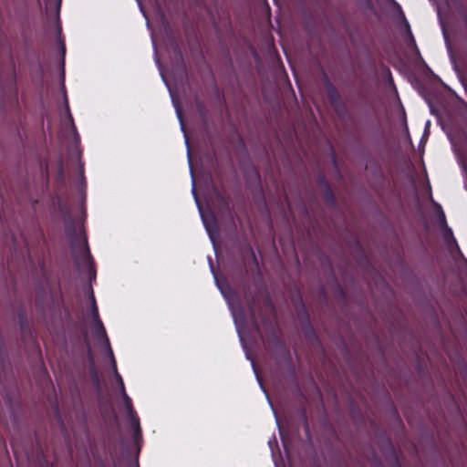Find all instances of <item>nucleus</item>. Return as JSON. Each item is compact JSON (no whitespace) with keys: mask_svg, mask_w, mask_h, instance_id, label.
<instances>
[{"mask_svg":"<svg viewBox=\"0 0 467 467\" xmlns=\"http://www.w3.org/2000/svg\"><path fill=\"white\" fill-rule=\"evenodd\" d=\"M92 378L95 381H99L96 370L91 371Z\"/></svg>","mask_w":467,"mask_h":467,"instance_id":"20","label":"nucleus"},{"mask_svg":"<svg viewBox=\"0 0 467 467\" xmlns=\"http://www.w3.org/2000/svg\"><path fill=\"white\" fill-rule=\"evenodd\" d=\"M432 203L439 210V220H440L441 227L444 228L445 232H446L445 234H448L456 243V240L453 237L451 229L450 227H448V225H447L446 217H445L444 212L442 211L441 206L438 202H434L433 200H432Z\"/></svg>","mask_w":467,"mask_h":467,"instance_id":"8","label":"nucleus"},{"mask_svg":"<svg viewBox=\"0 0 467 467\" xmlns=\"http://www.w3.org/2000/svg\"><path fill=\"white\" fill-rule=\"evenodd\" d=\"M109 356L111 358V362H112V367H113V369H114L115 377H116L117 380L119 381V387H120V391L124 392V390H125L124 382H123V379H122L121 376L118 372L116 360H115V358H114V355H113V351H112L111 348H109Z\"/></svg>","mask_w":467,"mask_h":467,"instance_id":"14","label":"nucleus"},{"mask_svg":"<svg viewBox=\"0 0 467 467\" xmlns=\"http://www.w3.org/2000/svg\"><path fill=\"white\" fill-rule=\"evenodd\" d=\"M65 233L66 235L70 239L72 247L75 248L78 240V230L75 224V221L71 217L69 212H67V215L65 216Z\"/></svg>","mask_w":467,"mask_h":467,"instance_id":"3","label":"nucleus"},{"mask_svg":"<svg viewBox=\"0 0 467 467\" xmlns=\"http://www.w3.org/2000/svg\"><path fill=\"white\" fill-rule=\"evenodd\" d=\"M202 217L209 235L212 236V234L218 230L215 216L212 213L209 217H205L204 215H202Z\"/></svg>","mask_w":467,"mask_h":467,"instance_id":"9","label":"nucleus"},{"mask_svg":"<svg viewBox=\"0 0 467 467\" xmlns=\"http://www.w3.org/2000/svg\"><path fill=\"white\" fill-rule=\"evenodd\" d=\"M90 301H91V309H90L91 316H92L93 321H95L96 319L99 318V308H98V306L96 303L94 292L92 289L90 291Z\"/></svg>","mask_w":467,"mask_h":467,"instance_id":"17","label":"nucleus"},{"mask_svg":"<svg viewBox=\"0 0 467 467\" xmlns=\"http://www.w3.org/2000/svg\"><path fill=\"white\" fill-rule=\"evenodd\" d=\"M65 109H66L67 120L68 122V125L70 126V128L72 129L73 131H76L77 128H76L75 123H74L73 116H72V114L70 112V109H69V105H68V100H67V95H65Z\"/></svg>","mask_w":467,"mask_h":467,"instance_id":"16","label":"nucleus"},{"mask_svg":"<svg viewBox=\"0 0 467 467\" xmlns=\"http://www.w3.org/2000/svg\"><path fill=\"white\" fill-rule=\"evenodd\" d=\"M317 184L319 187L323 188L322 196L325 202L328 205L334 206L336 204V198L330 185L324 176L318 177Z\"/></svg>","mask_w":467,"mask_h":467,"instance_id":"5","label":"nucleus"},{"mask_svg":"<svg viewBox=\"0 0 467 467\" xmlns=\"http://www.w3.org/2000/svg\"><path fill=\"white\" fill-rule=\"evenodd\" d=\"M303 331L306 338L311 342L317 340V336L312 325L307 321L303 327Z\"/></svg>","mask_w":467,"mask_h":467,"instance_id":"12","label":"nucleus"},{"mask_svg":"<svg viewBox=\"0 0 467 467\" xmlns=\"http://www.w3.org/2000/svg\"><path fill=\"white\" fill-rule=\"evenodd\" d=\"M366 2H367V4H368V5H369V6L371 5V2H370V0H366Z\"/></svg>","mask_w":467,"mask_h":467,"instance_id":"24","label":"nucleus"},{"mask_svg":"<svg viewBox=\"0 0 467 467\" xmlns=\"http://www.w3.org/2000/svg\"><path fill=\"white\" fill-rule=\"evenodd\" d=\"M85 186H86V182H85V176H84V170H83V166H81L79 187L82 189Z\"/></svg>","mask_w":467,"mask_h":467,"instance_id":"19","label":"nucleus"},{"mask_svg":"<svg viewBox=\"0 0 467 467\" xmlns=\"http://www.w3.org/2000/svg\"><path fill=\"white\" fill-rule=\"evenodd\" d=\"M56 181L61 186H65L66 184L65 169L62 161H59L57 163Z\"/></svg>","mask_w":467,"mask_h":467,"instance_id":"13","label":"nucleus"},{"mask_svg":"<svg viewBox=\"0 0 467 467\" xmlns=\"http://www.w3.org/2000/svg\"><path fill=\"white\" fill-rule=\"evenodd\" d=\"M130 421V426L133 429V438L137 441L139 439L141 438V429L140 426V420L139 418H133Z\"/></svg>","mask_w":467,"mask_h":467,"instance_id":"15","label":"nucleus"},{"mask_svg":"<svg viewBox=\"0 0 467 467\" xmlns=\"http://www.w3.org/2000/svg\"><path fill=\"white\" fill-rule=\"evenodd\" d=\"M249 249H250L251 253L253 254V256H254V260L256 261V258H255V255L254 254L253 248L251 246H249Z\"/></svg>","mask_w":467,"mask_h":467,"instance_id":"23","label":"nucleus"},{"mask_svg":"<svg viewBox=\"0 0 467 467\" xmlns=\"http://www.w3.org/2000/svg\"><path fill=\"white\" fill-rule=\"evenodd\" d=\"M244 298L250 315L251 322L256 330L259 329L258 319L265 322V317L262 313V306L257 296L252 295L250 292L245 291Z\"/></svg>","mask_w":467,"mask_h":467,"instance_id":"2","label":"nucleus"},{"mask_svg":"<svg viewBox=\"0 0 467 467\" xmlns=\"http://www.w3.org/2000/svg\"><path fill=\"white\" fill-rule=\"evenodd\" d=\"M61 51H62V55L65 56L66 47H65V44L63 42L61 43Z\"/></svg>","mask_w":467,"mask_h":467,"instance_id":"21","label":"nucleus"},{"mask_svg":"<svg viewBox=\"0 0 467 467\" xmlns=\"http://www.w3.org/2000/svg\"><path fill=\"white\" fill-rule=\"evenodd\" d=\"M93 323L95 337L98 340L101 341L109 349L111 348L105 327L100 318L96 319L95 321H93Z\"/></svg>","mask_w":467,"mask_h":467,"instance_id":"6","label":"nucleus"},{"mask_svg":"<svg viewBox=\"0 0 467 467\" xmlns=\"http://www.w3.org/2000/svg\"><path fill=\"white\" fill-rule=\"evenodd\" d=\"M213 194L217 202L218 210L221 213H230V198L223 194L218 188H213Z\"/></svg>","mask_w":467,"mask_h":467,"instance_id":"7","label":"nucleus"},{"mask_svg":"<svg viewBox=\"0 0 467 467\" xmlns=\"http://www.w3.org/2000/svg\"><path fill=\"white\" fill-rule=\"evenodd\" d=\"M305 417V426H306V430L308 431V423H307V420L306 419V416L304 415Z\"/></svg>","mask_w":467,"mask_h":467,"instance_id":"22","label":"nucleus"},{"mask_svg":"<svg viewBox=\"0 0 467 467\" xmlns=\"http://www.w3.org/2000/svg\"><path fill=\"white\" fill-rule=\"evenodd\" d=\"M403 20H404V25H405V29H406L405 36H404L405 41L407 42L408 46L416 47V41H415V38L410 30V24L405 16H403Z\"/></svg>","mask_w":467,"mask_h":467,"instance_id":"11","label":"nucleus"},{"mask_svg":"<svg viewBox=\"0 0 467 467\" xmlns=\"http://www.w3.org/2000/svg\"><path fill=\"white\" fill-rule=\"evenodd\" d=\"M121 394L123 396L124 406L126 408L127 415H128L130 420H131L133 418H139L137 416L136 412L134 411L131 400L126 393V390H124V392H121Z\"/></svg>","mask_w":467,"mask_h":467,"instance_id":"10","label":"nucleus"},{"mask_svg":"<svg viewBox=\"0 0 467 467\" xmlns=\"http://www.w3.org/2000/svg\"><path fill=\"white\" fill-rule=\"evenodd\" d=\"M79 254L83 263L87 265L88 272L95 275L93 259L88 244L87 236L84 234L83 245L79 247Z\"/></svg>","mask_w":467,"mask_h":467,"instance_id":"4","label":"nucleus"},{"mask_svg":"<svg viewBox=\"0 0 467 467\" xmlns=\"http://www.w3.org/2000/svg\"><path fill=\"white\" fill-rule=\"evenodd\" d=\"M325 88L327 91V99L334 109L337 116L340 119H344L348 117V111L346 103L342 100L337 89L331 83L327 76H325Z\"/></svg>","mask_w":467,"mask_h":467,"instance_id":"1","label":"nucleus"},{"mask_svg":"<svg viewBox=\"0 0 467 467\" xmlns=\"http://www.w3.org/2000/svg\"><path fill=\"white\" fill-rule=\"evenodd\" d=\"M263 306L265 309L269 310L270 312L274 311V305L267 296L263 300Z\"/></svg>","mask_w":467,"mask_h":467,"instance_id":"18","label":"nucleus"}]
</instances>
